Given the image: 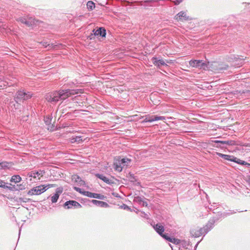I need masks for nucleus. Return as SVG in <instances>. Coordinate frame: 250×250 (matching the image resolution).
<instances>
[{"label":"nucleus","instance_id":"obj_1","mask_svg":"<svg viewBox=\"0 0 250 250\" xmlns=\"http://www.w3.org/2000/svg\"><path fill=\"white\" fill-rule=\"evenodd\" d=\"M78 90L60 89L58 91H55L46 94L45 99L47 102L55 104L59 101L64 100L71 95L78 94Z\"/></svg>","mask_w":250,"mask_h":250},{"label":"nucleus","instance_id":"obj_2","mask_svg":"<svg viewBox=\"0 0 250 250\" xmlns=\"http://www.w3.org/2000/svg\"><path fill=\"white\" fill-rule=\"evenodd\" d=\"M32 97V94H31L30 92H26L23 90H21L17 91L14 97V99L16 103L15 104L12 102H11L10 104V106L12 111L13 112L16 111L14 110L13 106H14L15 110L19 108V106H20V104L19 103V102H22L24 100H27L29 99H30Z\"/></svg>","mask_w":250,"mask_h":250},{"label":"nucleus","instance_id":"obj_3","mask_svg":"<svg viewBox=\"0 0 250 250\" xmlns=\"http://www.w3.org/2000/svg\"><path fill=\"white\" fill-rule=\"evenodd\" d=\"M217 220V218L214 217L210 218L208 221L207 225L201 228L199 231H197V233L195 234V237H199L200 235H205L207 234L214 226V224Z\"/></svg>","mask_w":250,"mask_h":250},{"label":"nucleus","instance_id":"obj_4","mask_svg":"<svg viewBox=\"0 0 250 250\" xmlns=\"http://www.w3.org/2000/svg\"><path fill=\"white\" fill-rule=\"evenodd\" d=\"M46 187L44 185H40L35 187L29 190L27 192L28 195H40L46 190Z\"/></svg>","mask_w":250,"mask_h":250},{"label":"nucleus","instance_id":"obj_5","mask_svg":"<svg viewBox=\"0 0 250 250\" xmlns=\"http://www.w3.org/2000/svg\"><path fill=\"white\" fill-rule=\"evenodd\" d=\"M63 207L65 208L70 209L72 208H80L82 207V206L76 201L69 200L65 202Z\"/></svg>","mask_w":250,"mask_h":250},{"label":"nucleus","instance_id":"obj_6","mask_svg":"<svg viewBox=\"0 0 250 250\" xmlns=\"http://www.w3.org/2000/svg\"><path fill=\"white\" fill-rule=\"evenodd\" d=\"M152 226L157 233L164 239V236H167V234L166 233H164L165 231L164 227L160 223H157V224H155Z\"/></svg>","mask_w":250,"mask_h":250},{"label":"nucleus","instance_id":"obj_7","mask_svg":"<svg viewBox=\"0 0 250 250\" xmlns=\"http://www.w3.org/2000/svg\"><path fill=\"white\" fill-rule=\"evenodd\" d=\"M93 32L94 33L93 35L91 34L90 36V39L91 40L92 39V37L93 35L101 37H104L106 35V30L104 27H100L97 30L94 29Z\"/></svg>","mask_w":250,"mask_h":250},{"label":"nucleus","instance_id":"obj_8","mask_svg":"<svg viewBox=\"0 0 250 250\" xmlns=\"http://www.w3.org/2000/svg\"><path fill=\"white\" fill-rule=\"evenodd\" d=\"M189 63L193 67L203 68L204 66H206L205 63L202 60H191Z\"/></svg>","mask_w":250,"mask_h":250},{"label":"nucleus","instance_id":"obj_9","mask_svg":"<svg viewBox=\"0 0 250 250\" xmlns=\"http://www.w3.org/2000/svg\"><path fill=\"white\" fill-rule=\"evenodd\" d=\"M232 65L235 67H239L244 64V59L240 58L237 56L234 57Z\"/></svg>","mask_w":250,"mask_h":250},{"label":"nucleus","instance_id":"obj_10","mask_svg":"<svg viewBox=\"0 0 250 250\" xmlns=\"http://www.w3.org/2000/svg\"><path fill=\"white\" fill-rule=\"evenodd\" d=\"M83 195L87 197L96 199H102L104 196L98 193H92L89 191H83Z\"/></svg>","mask_w":250,"mask_h":250},{"label":"nucleus","instance_id":"obj_11","mask_svg":"<svg viewBox=\"0 0 250 250\" xmlns=\"http://www.w3.org/2000/svg\"><path fill=\"white\" fill-rule=\"evenodd\" d=\"M217 155L219 156L220 157H221L223 158L225 160H228L231 162L235 161V160L237 159L236 157H235L233 156L229 155H226L224 154L221 153L217 152Z\"/></svg>","mask_w":250,"mask_h":250},{"label":"nucleus","instance_id":"obj_12","mask_svg":"<svg viewBox=\"0 0 250 250\" xmlns=\"http://www.w3.org/2000/svg\"><path fill=\"white\" fill-rule=\"evenodd\" d=\"M212 143L216 144H221L222 145H229V146H234L236 144V143L234 141L229 140V141H220V140H215L212 141Z\"/></svg>","mask_w":250,"mask_h":250},{"label":"nucleus","instance_id":"obj_13","mask_svg":"<svg viewBox=\"0 0 250 250\" xmlns=\"http://www.w3.org/2000/svg\"><path fill=\"white\" fill-rule=\"evenodd\" d=\"M176 20L177 21H183L188 20V17L187 16L186 12L181 11L175 16Z\"/></svg>","mask_w":250,"mask_h":250},{"label":"nucleus","instance_id":"obj_14","mask_svg":"<svg viewBox=\"0 0 250 250\" xmlns=\"http://www.w3.org/2000/svg\"><path fill=\"white\" fill-rule=\"evenodd\" d=\"M153 63L154 65L160 67L161 65H166V63L162 60H158L156 57H153L152 58Z\"/></svg>","mask_w":250,"mask_h":250},{"label":"nucleus","instance_id":"obj_15","mask_svg":"<svg viewBox=\"0 0 250 250\" xmlns=\"http://www.w3.org/2000/svg\"><path fill=\"white\" fill-rule=\"evenodd\" d=\"M95 176L96 177L103 180L104 182H105L106 184H111L113 183V182L112 181V180L109 179L107 177H106L103 174L97 173L95 174Z\"/></svg>","mask_w":250,"mask_h":250},{"label":"nucleus","instance_id":"obj_16","mask_svg":"<svg viewBox=\"0 0 250 250\" xmlns=\"http://www.w3.org/2000/svg\"><path fill=\"white\" fill-rule=\"evenodd\" d=\"M13 164L12 162H1L0 163V168L1 169H10L12 168Z\"/></svg>","mask_w":250,"mask_h":250},{"label":"nucleus","instance_id":"obj_17","mask_svg":"<svg viewBox=\"0 0 250 250\" xmlns=\"http://www.w3.org/2000/svg\"><path fill=\"white\" fill-rule=\"evenodd\" d=\"M164 239L175 245H178L180 243V240L179 239L175 238H171L167 234V236H164Z\"/></svg>","mask_w":250,"mask_h":250},{"label":"nucleus","instance_id":"obj_18","mask_svg":"<svg viewBox=\"0 0 250 250\" xmlns=\"http://www.w3.org/2000/svg\"><path fill=\"white\" fill-rule=\"evenodd\" d=\"M92 203H93L94 205L101 207L106 208L108 206V205L106 202L101 201H98L96 200H92Z\"/></svg>","mask_w":250,"mask_h":250},{"label":"nucleus","instance_id":"obj_19","mask_svg":"<svg viewBox=\"0 0 250 250\" xmlns=\"http://www.w3.org/2000/svg\"><path fill=\"white\" fill-rule=\"evenodd\" d=\"M37 21H36L34 18L32 17L26 19V25L28 26H31L36 24Z\"/></svg>","mask_w":250,"mask_h":250},{"label":"nucleus","instance_id":"obj_20","mask_svg":"<svg viewBox=\"0 0 250 250\" xmlns=\"http://www.w3.org/2000/svg\"><path fill=\"white\" fill-rule=\"evenodd\" d=\"M21 181V178L19 175H15L12 176L10 181L15 183H19Z\"/></svg>","mask_w":250,"mask_h":250},{"label":"nucleus","instance_id":"obj_21","mask_svg":"<svg viewBox=\"0 0 250 250\" xmlns=\"http://www.w3.org/2000/svg\"><path fill=\"white\" fill-rule=\"evenodd\" d=\"M71 142L72 143H77L78 144L82 143L83 140L81 136L72 137L71 139Z\"/></svg>","mask_w":250,"mask_h":250},{"label":"nucleus","instance_id":"obj_22","mask_svg":"<svg viewBox=\"0 0 250 250\" xmlns=\"http://www.w3.org/2000/svg\"><path fill=\"white\" fill-rule=\"evenodd\" d=\"M131 160L128 158H123L119 160V164H121L123 167L127 166L130 162Z\"/></svg>","mask_w":250,"mask_h":250},{"label":"nucleus","instance_id":"obj_23","mask_svg":"<svg viewBox=\"0 0 250 250\" xmlns=\"http://www.w3.org/2000/svg\"><path fill=\"white\" fill-rule=\"evenodd\" d=\"M228 68V65L225 64H218V67L216 69L218 72H221L222 71L226 70Z\"/></svg>","mask_w":250,"mask_h":250},{"label":"nucleus","instance_id":"obj_24","mask_svg":"<svg viewBox=\"0 0 250 250\" xmlns=\"http://www.w3.org/2000/svg\"><path fill=\"white\" fill-rule=\"evenodd\" d=\"M43 46L45 47H48V49H54L57 46V45H55L53 43L49 44L47 43V42H42Z\"/></svg>","mask_w":250,"mask_h":250},{"label":"nucleus","instance_id":"obj_25","mask_svg":"<svg viewBox=\"0 0 250 250\" xmlns=\"http://www.w3.org/2000/svg\"><path fill=\"white\" fill-rule=\"evenodd\" d=\"M114 169H115V170L119 172L122 171L123 167L121 164H119V161H118V162L114 163Z\"/></svg>","mask_w":250,"mask_h":250},{"label":"nucleus","instance_id":"obj_26","mask_svg":"<svg viewBox=\"0 0 250 250\" xmlns=\"http://www.w3.org/2000/svg\"><path fill=\"white\" fill-rule=\"evenodd\" d=\"M86 6L89 10H92L95 7V3L92 1H88L87 2Z\"/></svg>","mask_w":250,"mask_h":250},{"label":"nucleus","instance_id":"obj_27","mask_svg":"<svg viewBox=\"0 0 250 250\" xmlns=\"http://www.w3.org/2000/svg\"><path fill=\"white\" fill-rule=\"evenodd\" d=\"M9 186L6 185L4 188L8 189L10 191H17L16 187L15 185L12 186L11 184H8Z\"/></svg>","mask_w":250,"mask_h":250},{"label":"nucleus","instance_id":"obj_28","mask_svg":"<svg viewBox=\"0 0 250 250\" xmlns=\"http://www.w3.org/2000/svg\"><path fill=\"white\" fill-rule=\"evenodd\" d=\"M52 203H55L57 202L59 196L58 194H54L53 196L50 197Z\"/></svg>","mask_w":250,"mask_h":250},{"label":"nucleus","instance_id":"obj_29","mask_svg":"<svg viewBox=\"0 0 250 250\" xmlns=\"http://www.w3.org/2000/svg\"><path fill=\"white\" fill-rule=\"evenodd\" d=\"M154 115H152V116H148L147 117H146V118L144 120V121L145 122H154Z\"/></svg>","mask_w":250,"mask_h":250},{"label":"nucleus","instance_id":"obj_30","mask_svg":"<svg viewBox=\"0 0 250 250\" xmlns=\"http://www.w3.org/2000/svg\"><path fill=\"white\" fill-rule=\"evenodd\" d=\"M41 175V173H40L39 171H36V172L31 171L28 174L29 177H33L35 178H36L37 176H39V175Z\"/></svg>","mask_w":250,"mask_h":250},{"label":"nucleus","instance_id":"obj_31","mask_svg":"<svg viewBox=\"0 0 250 250\" xmlns=\"http://www.w3.org/2000/svg\"><path fill=\"white\" fill-rule=\"evenodd\" d=\"M234 162H236L237 164H241L242 165H250L249 163H248L244 161H242L240 159H238L237 158L236 160H235V161H234Z\"/></svg>","mask_w":250,"mask_h":250},{"label":"nucleus","instance_id":"obj_32","mask_svg":"<svg viewBox=\"0 0 250 250\" xmlns=\"http://www.w3.org/2000/svg\"><path fill=\"white\" fill-rule=\"evenodd\" d=\"M143 200V198L141 197L137 196L134 198V201L136 202L139 204H142Z\"/></svg>","mask_w":250,"mask_h":250},{"label":"nucleus","instance_id":"obj_33","mask_svg":"<svg viewBox=\"0 0 250 250\" xmlns=\"http://www.w3.org/2000/svg\"><path fill=\"white\" fill-rule=\"evenodd\" d=\"M63 188L62 187H60L56 188L55 194H58V195L60 196V195L63 192Z\"/></svg>","mask_w":250,"mask_h":250},{"label":"nucleus","instance_id":"obj_34","mask_svg":"<svg viewBox=\"0 0 250 250\" xmlns=\"http://www.w3.org/2000/svg\"><path fill=\"white\" fill-rule=\"evenodd\" d=\"M154 121H159V120H165L166 119V117L164 116H154Z\"/></svg>","mask_w":250,"mask_h":250},{"label":"nucleus","instance_id":"obj_35","mask_svg":"<svg viewBox=\"0 0 250 250\" xmlns=\"http://www.w3.org/2000/svg\"><path fill=\"white\" fill-rule=\"evenodd\" d=\"M77 178L78 179H80L78 183L80 185H83L84 184V181L82 180L81 178L78 175H74V178Z\"/></svg>","mask_w":250,"mask_h":250},{"label":"nucleus","instance_id":"obj_36","mask_svg":"<svg viewBox=\"0 0 250 250\" xmlns=\"http://www.w3.org/2000/svg\"><path fill=\"white\" fill-rule=\"evenodd\" d=\"M16 187L17 191L20 190H23L25 188L24 186H23L22 184L17 185Z\"/></svg>","mask_w":250,"mask_h":250},{"label":"nucleus","instance_id":"obj_37","mask_svg":"<svg viewBox=\"0 0 250 250\" xmlns=\"http://www.w3.org/2000/svg\"><path fill=\"white\" fill-rule=\"evenodd\" d=\"M17 21H20L22 23H24V24H26V19H25L24 18H23V17L19 18H18Z\"/></svg>","mask_w":250,"mask_h":250},{"label":"nucleus","instance_id":"obj_38","mask_svg":"<svg viewBox=\"0 0 250 250\" xmlns=\"http://www.w3.org/2000/svg\"><path fill=\"white\" fill-rule=\"evenodd\" d=\"M19 201L21 203V202L26 203L30 200V199L26 198H19Z\"/></svg>","mask_w":250,"mask_h":250},{"label":"nucleus","instance_id":"obj_39","mask_svg":"<svg viewBox=\"0 0 250 250\" xmlns=\"http://www.w3.org/2000/svg\"><path fill=\"white\" fill-rule=\"evenodd\" d=\"M6 185H8V183H5L4 181L0 180V187L4 188Z\"/></svg>","mask_w":250,"mask_h":250},{"label":"nucleus","instance_id":"obj_40","mask_svg":"<svg viewBox=\"0 0 250 250\" xmlns=\"http://www.w3.org/2000/svg\"><path fill=\"white\" fill-rule=\"evenodd\" d=\"M74 189L76 191H77L79 192V193H82V194H83V191H82V189H81L80 188L75 187L74 188Z\"/></svg>","mask_w":250,"mask_h":250},{"label":"nucleus","instance_id":"obj_41","mask_svg":"<svg viewBox=\"0 0 250 250\" xmlns=\"http://www.w3.org/2000/svg\"><path fill=\"white\" fill-rule=\"evenodd\" d=\"M56 186V185L55 184H48L46 186H45V187H46V190L47 189H48L49 188H53V187H55Z\"/></svg>","mask_w":250,"mask_h":250},{"label":"nucleus","instance_id":"obj_42","mask_svg":"<svg viewBox=\"0 0 250 250\" xmlns=\"http://www.w3.org/2000/svg\"><path fill=\"white\" fill-rule=\"evenodd\" d=\"M215 144H214L213 145V146H216V147H223V146H224V145H222L221 144H216L215 143Z\"/></svg>","mask_w":250,"mask_h":250},{"label":"nucleus","instance_id":"obj_43","mask_svg":"<svg viewBox=\"0 0 250 250\" xmlns=\"http://www.w3.org/2000/svg\"><path fill=\"white\" fill-rule=\"evenodd\" d=\"M50 121H51V120L50 119V118H47L45 120V122L46 125H49L50 123Z\"/></svg>","mask_w":250,"mask_h":250},{"label":"nucleus","instance_id":"obj_44","mask_svg":"<svg viewBox=\"0 0 250 250\" xmlns=\"http://www.w3.org/2000/svg\"><path fill=\"white\" fill-rule=\"evenodd\" d=\"M122 208H124L125 209H130V208H129L128 206H127L126 205L124 204L123 206H122Z\"/></svg>","mask_w":250,"mask_h":250},{"label":"nucleus","instance_id":"obj_45","mask_svg":"<svg viewBox=\"0 0 250 250\" xmlns=\"http://www.w3.org/2000/svg\"><path fill=\"white\" fill-rule=\"evenodd\" d=\"M143 207H147V203L146 202V201H144V200L143 201L142 203V204H141Z\"/></svg>","mask_w":250,"mask_h":250},{"label":"nucleus","instance_id":"obj_46","mask_svg":"<svg viewBox=\"0 0 250 250\" xmlns=\"http://www.w3.org/2000/svg\"><path fill=\"white\" fill-rule=\"evenodd\" d=\"M72 180H74L76 182L78 183L80 179H77V178H74V175L72 177Z\"/></svg>","mask_w":250,"mask_h":250},{"label":"nucleus","instance_id":"obj_47","mask_svg":"<svg viewBox=\"0 0 250 250\" xmlns=\"http://www.w3.org/2000/svg\"><path fill=\"white\" fill-rule=\"evenodd\" d=\"M177 1H178V2H181L182 1V0H176Z\"/></svg>","mask_w":250,"mask_h":250},{"label":"nucleus","instance_id":"obj_48","mask_svg":"<svg viewBox=\"0 0 250 250\" xmlns=\"http://www.w3.org/2000/svg\"><path fill=\"white\" fill-rule=\"evenodd\" d=\"M54 130V129H53V128L50 129L51 131H53Z\"/></svg>","mask_w":250,"mask_h":250}]
</instances>
